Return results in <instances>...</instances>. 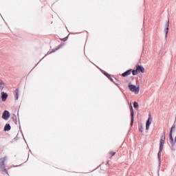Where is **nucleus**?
<instances>
[{
	"mask_svg": "<svg viewBox=\"0 0 176 176\" xmlns=\"http://www.w3.org/2000/svg\"><path fill=\"white\" fill-rule=\"evenodd\" d=\"M109 155L111 156V157H112V156H115V155H116V152H109Z\"/></svg>",
	"mask_w": 176,
	"mask_h": 176,
	"instance_id": "2eb2a0df",
	"label": "nucleus"
},
{
	"mask_svg": "<svg viewBox=\"0 0 176 176\" xmlns=\"http://www.w3.org/2000/svg\"><path fill=\"white\" fill-rule=\"evenodd\" d=\"M131 126H133V124H134V110L133 109V107H131Z\"/></svg>",
	"mask_w": 176,
	"mask_h": 176,
	"instance_id": "39448f33",
	"label": "nucleus"
},
{
	"mask_svg": "<svg viewBox=\"0 0 176 176\" xmlns=\"http://www.w3.org/2000/svg\"><path fill=\"white\" fill-rule=\"evenodd\" d=\"M8 98V94L5 92H1V100L2 101H6V99Z\"/></svg>",
	"mask_w": 176,
	"mask_h": 176,
	"instance_id": "0eeeda50",
	"label": "nucleus"
},
{
	"mask_svg": "<svg viewBox=\"0 0 176 176\" xmlns=\"http://www.w3.org/2000/svg\"><path fill=\"white\" fill-rule=\"evenodd\" d=\"M132 75H138V72L137 71V69L135 70H131Z\"/></svg>",
	"mask_w": 176,
	"mask_h": 176,
	"instance_id": "ddd939ff",
	"label": "nucleus"
},
{
	"mask_svg": "<svg viewBox=\"0 0 176 176\" xmlns=\"http://www.w3.org/2000/svg\"><path fill=\"white\" fill-rule=\"evenodd\" d=\"M129 89L131 91L135 93V94H138L140 93V87H137L135 85H129Z\"/></svg>",
	"mask_w": 176,
	"mask_h": 176,
	"instance_id": "f257e3e1",
	"label": "nucleus"
},
{
	"mask_svg": "<svg viewBox=\"0 0 176 176\" xmlns=\"http://www.w3.org/2000/svg\"><path fill=\"white\" fill-rule=\"evenodd\" d=\"M165 141H166V135H165L164 133V134H162V136H161L160 147V148H164Z\"/></svg>",
	"mask_w": 176,
	"mask_h": 176,
	"instance_id": "f03ea898",
	"label": "nucleus"
},
{
	"mask_svg": "<svg viewBox=\"0 0 176 176\" xmlns=\"http://www.w3.org/2000/svg\"><path fill=\"white\" fill-rule=\"evenodd\" d=\"M133 107L134 108H138V102H134Z\"/></svg>",
	"mask_w": 176,
	"mask_h": 176,
	"instance_id": "dca6fc26",
	"label": "nucleus"
},
{
	"mask_svg": "<svg viewBox=\"0 0 176 176\" xmlns=\"http://www.w3.org/2000/svg\"><path fill=\"white\" fill-rule=\"evenodd\" d=\"M16 100H17V98H19V95H18V94H17V90H16Z\"/></svg>",
	"mask_w": 176,
	"mask_h": 176,
	"instance_id": "f3484780",
	"label": "nucleus"
},
{
	"mask_svg": "<svg viewBox=\"0 0 176 176\" xmlns=\"http://www.w3.org/2000/svg\"><path fill=\"white\" fill-rule=\"evenodd\" d=\"M131 74V69L127 70L122 74V76L126 77Z\"/></svg>",
	"mask_w": 176,
	"mask_h": 176,
	"instance_id": "6e6552de",
	"label": "nucleus"
},
{
	"mask_svg": "<svg viewBox=\"0 0 176 176\" xmlns=\"http://www.w3.org/2000/svg\"><path fill=\"white\" fill-rule=\"evenodd\" d=\"M170 26V21H168L166 24V36H167L168 34V27Z\"/></svg>",
	"mask_w": 176,
	"mask_h": 176,
	"instance_id": "9b49d317",
	"label": "nucleus"
},
{
	"mask_svg": "<svg viewBox=\"0 0 176 176\" xmlns=\"http://www.w3.org/2000/svg\"><path fill=\"white\" fill-rule=\"evenodd\" d=\"M0 87L1 89H3V87H5V83H3L2 81H0Z\"/></svg>",
	"mask_w": 176,
	"mask_h": 176,
	"instance_id": "4468645a",
	"label": "nucleus"
},
{
	"mask_svg": "<svg viewBox=\"0 0 176 176\" xmlns=\"http://www.w3.org/2000/svg\"><path fill=\"white\" fill-rule=\"evenodd\" d=\"M105 76H107L110 80L113 81V79L111 77V76L108 73H104Z\"/></svg>",
	"mask_w": 176,
	"mask_h": 176,
	"instance_id": "f8f14e48",
	"label": "nucleus"
},
{
	"mask_svg": "<svg viewBox=\"0 0 176 176\" xmlns=\"http://www.w3.org/2000/svg\"><path fill=\"white\" fill-rule=\"evenodd\" d=\"M162 151H163V148H160V151H159L158 154H157V155H158V160H159L160 162V160L162 159Z\"/></svg>",
	"mask_w": 176,
	"mask_h": 176,
	"instance_id": "1a4fd4ad",
	"label": "nucleus"
},
{
	"mask_svg": "<svg viewBox=\"0 0 176 176\" xmlns=\"http://www.w3.org/2000/svg\"><path fill=\"white\" fill-rule=\"evenodd\" d=\"M10 129H12V127L10 126V124H6L4 126V131H9V130H10Z\"/></svg>",
	"mask_w": 176,
	"mask_h": 176,
	"instance_id": "9d476101",
	"label": "nucleus"
},
{
	"mask_svg": "<svg viewBox=\"0 0 176 176\" xmlns=\"http://www.w3.org/2000/svg\"><path fill=\"white\" fill-rule=\"evenodd\" d=\"M10 117V113L8 111H5L3 113L2 118L4 120H8V118Z\"/></svg>",
	"mask_w": 176,
	"mask_h": 176,
	"instance_id": "20e7f679",
	"label": "nucleus"
},
{
	"mask_svg": "<svg viewBox=\"0 0 176 176\" xmlns=\"http://www.w3.org/2000/svg\"><path fill=\"white\" fill-rule=\"evenodd\" d=\"M136 70L138 74H140V72H142V74H144V72H145V69L144 68V67L139 65L136 66Z\"/></svg>",
	"mask_w": 176,
	"mask_h": 176,
	"instance_id": "7ed1b4c3",
	"label": "nucleus"
},
{
	"mask_svg": "<svg viewBox=\"0 0 176 176\" xmlns=\"http://www.w3.org/2000/svg\"><path fill=\"white\" fill-rule=\"evenodd\" d=\"M62 41H63V42H65V41H67V38H63Z\"/></svg>",
	"mask_w": 176,
	"mask_h": 176,
	"instance_id": "a211bd4d",
	"label": "nucleus"
},
{
	"mask_svg": "<svg viewBox=\"0 0 176 176\" xmlns=\"http://www.w3.org/2000/svg\"><path fill=\"white\" fill-rule=\"evenodd\" d=\"M140 131H141V133H142V130H141V129H140Z\"/></svg>",
	"mask_w": 176,
	"mask_h": 176,
	"instance_id": "6ab92c4d",
	"label": "nucleus"
},
{
	"mask_svg": "<svg viewBox=\"0 0 176 176\" xmlns=\"http://www.w3.org/2000/svg\"><path fill=\"white\" fill-rule=\"evenodd\" d=\"M152 120V117L149 115V118L146 123V130H149V126H151V121Z\"/></svg>",
	"mask_w": 176,
	"mask_h": 176,
	"instance_id": "423d86ee",
	"label": "nucleus"
}]
</instances>
